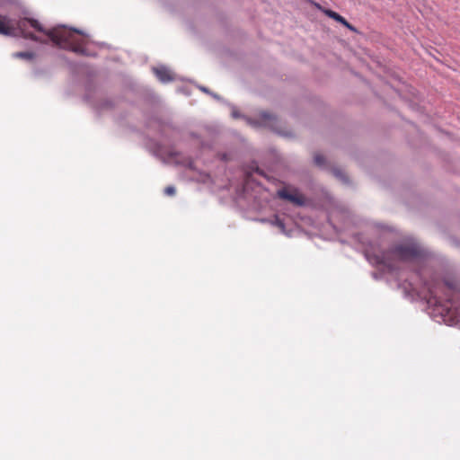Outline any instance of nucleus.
Listing matches in <instances>:
<instances>
[{
  "label": "nucleus",
  "instance_id": "nucleus-7",
  "mask_svg": "<svg viewBox=\"0 0 460 460\" xmlns=\"http://www.w3.org/2000/svg\"><path fill=\"white\" fill-rule=\"evenodd\" d=\"M154 72L159 80L164 83L170 82L173 79L171 72L165 67L154 68Z\"/></svg>",
  "mask_w": 460,
  "mask_h": 460
},
{
  "label": "nucleus",
  "instance_id": "nucleus-5",
  "mask_svg": "<svg viewBox=\"0 0 460 460\" xmlns=\"http://www.w3.org/2000/svg\"><path fill=\"white\" fill-rule=\"evenodd\" d=\"M321 10L329 18H332L334 21H336L337 22H340L341 24H342L343 26L348 28L349 31H351L353 32H358L357 29L338 13H336L332 10H330V9H321Z\"/></svg>",
  "mask_w": 460,
  "mask_h": 460
},
{
  "label": "nucleus",
  "instance_id": "nucleus-3",
  "mask_svg": "<svg viewBox=\"0 0 460 460\" xmlns=\"http://www.w3.org/2000/svg\"><path fill=\"white\" fill-rule=\"evenodd\" d=\"M278 196L296 205L301 206L305 203V197L297 190L282 189L278 191Z\"/></svg>",
  "mask_w": 460,
  "mask_h": 460
},
{
  "label": "nucleus",
  "instance_id": "nucleus-2",
  "mask_svg": "<svg viewBox=\"0 0 460 460\" xmlns=\"http://www.w3.org/2000/svg\"><path fill=\"white\" fill-rule=\"evenodd\" d=\"M366 255L371 263L383 266L388 271H392L397 268L398 262L413 261L421 257L422 250L416 243H404L379 253L367 252Z\"/></svg>",
  "mask_w": 460,
  "mask_h": 460
},
{
  "label": "nucleus",
  "instance_id": "nucleus-13",
  "mask_svg": "<svg viewBox=\"0 0 460 460\" xmlns=\"http://www.w3.org/2000/svg\"><path fill=\"white\" fill-rule=\"evenodd\" d=\"M277 224H278L279 226L283 227V223L280 222L279 220H277Z\"/></svg>",
  "mask_w": 460,
  "mask_h": 460
},
{
  "label": "nucleus",
  "instance_id": "nucleus-8",
  "mask_svg": "<svg viewBox=\"0 0 460 460\" xmlns=\"http://www.w3.org/2000/svg\"><path fill=\"white\" fill-rule=\"evenodd\" d=\"M261 119L265 125L270 127H272L276 120L275 116L267 111H263L261 113Z\"/></svg>",
  "mask_w": 460,
  "mask_h": 460
},
{
  "label": "nucleus",
  "instance_id": "nucleus-1",
  "mask_svg": "<svg viewBox=\"0 0 460 460\" xmlns=\"http://www.w3.org/2000/svg\"><path fill=\"white\" fill-rule=\"evenodd\" d=\"M17 30L24 39L48 43L51 40L56 46L77 54H86L87 39L76 30L58 26L45 31L34 19L23 18L18 21Z\"/></svg>",
  "mask_w": 460,
  "mask_h": 460
},
{
  "label": "nucleus",
  "instance_id": "nucleus-10",
  "mask_svg": "<svg viewBox=\"0 0 460 460\" xmlns=\"http://www.w3.org/2000/svg\"><path fill=\"white\" fill-rule=\"evenodd\" d=\"M314 163H315L317 165H319V166L323 165V164H324V163H325V158H324V156H323V155H319V154L315 155H314Z\"/></svg>",
  "mask_w": 460,
  "mask_h": 460
},
{
  "label": "nucleus",
  "instance_id": "nucleus-4",
  "mask_svg": "<svg viewBox=\"0 0 460 460\" xmlns=\"http://www.w3.org/2000/svg\"><path fill=\"white\" fill-rule=\"evenodd\" d=\"M321 10L329 18H332L334 21H336L337 22H340L341 24H342L343 26L348 28L349 31H351L353 32H358L357 29L338 13H336L332 10H330V9H321Z\"/></svg>",
  "mask_w": 460,
  "mask_h": 460
},
{
  "label": "nucleus",
  "instance_id": "nucleus-9",
  "mask_svg": "<svg viewBox=\"0 0 460 460\" xmlns=\"http://www.w3.org/2000/svg\"><path fill=\"white\" fill-rule=\"evenodd\" d=\"M13 56L15 58L25 59H32L34 58V54L32 52H16Z\"/></svg>",
  "mask_w": 460,
  "mask_h": 460
},
{
  "label": "nucleus",
  "instance_id": "nucleus-6",
  "mask_svg": "<svg viewBox=\"0 0 460 460\" xmlns=\"http://www.w3.org/2000/svg\"><path fill=\"white\" fill-rule=\"evenodd\" d=\"M14 28L10 24V20L6 16L0 14V34L12 35Z\"/></svg>",
  "mask_w": 460,
  "mask_h": 460
},
{
  "label": "nucleus",
  "instance_id": "nucleus-12",
  "mask_svg": "<svg viewBox=\"0 0 460 460\" xmlns=\"http://www.w3.org/2000/svg\"><path fill=\"white\" fill-rule=\"evenodd\" d=\"M429 291V302H431V300L433 299L435 304L439 303L438 299L437 298L436 291L431 288Z\"/></svg>",
  "mask_w": 460,
  "mask_h": 460
},
{
  "label": "nucleus",
  "instance_id": "nucleus-11",
  "mask_svg": "<svg viewBox=\"0 0 460 460\" xmlns=\"http://www.w3.org/2000/svg\"><path fill=\"white\" fill-rule=\"evenodd\" d=\"M176 192V190L173 186H167L164 189V194L167 196H173Z\"/></svg>",
  "mask_w": 460,
  "mask_h": 460
}]
</instances>
